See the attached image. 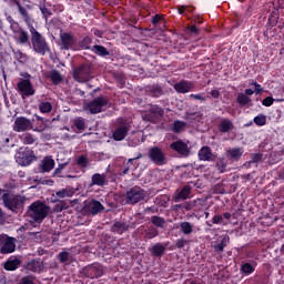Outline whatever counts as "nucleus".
<instances>
[{"label": "nucleus", "mask_w": 284, "mask_h": 284, "mask_svg": "<svg viewBox=\"0 0 284 284\" xmlns=\"http://www.w3.org/2000/svg\"><path fill=\"white\" fill-rule=\"evenodd\" d=\"M87 274L90 278H99V276H103V266L100 264H93L87 267Z\"/></svg>", "instance_id": "f8f14e48"}, {"label": "nucleus", "mask_w": 284, "mask_h": 284, "mask_svg": "<svg viewBox=\"0 0 284 284\" xmlns=\"http://www.w3.org/2000/svg\"><path fill=\"white\" fill-rule=\"evenodd\" d=\"M14 3L18 7V10H19L22 19L26 21V23H31L32 18H30L28 10H26V8H23L19 1H14Z\"/></svg>", "instance_id": "4be33fe9"}, {"label": "nucleus", "mask_w": 284, "mask_h": 284, "mask_svg": "<svg viewBox=\"0 0 284 284\" xmlns=\"http://www.w3.org/2000/svg\"><path fill=\"white\" fill-rule=\"evenodd\" d=\"M190 32H192L193 34H196V32H199V29H196V27H191Z\"/></svg>", "instance_id": "0e129e2a"}, {"label": "nucleus", "mask_w": 284, "mask_h": 284, "mask_svg": "<svg viewBox=\"0 0 284 284\" xmlns=\"http://www.w3.org/2000/svg\"><path fill=\"white\" fill-rule=\"evenodd\" d=\"M193 88H194V84L187 81H181L174 85V90L180 94H186V92H191Z\"/></svg>", "instance_id": "4468645a"}, {"label": "nucleus", "mask_w": 284, "mask_h": 284, "mask_svg": "<svg viewBox=\"0 0 284 284\" xmlns=\"http://www.w3.org/2000/svg\"><path fill=\"white\" fill-rule=\"evenodd\" d=\"M73 79L79 83H85L90 79V67L84 65L73 72Z\"/></svg>", "instance_id": "9d476101"}, {"label": "nucleus", "mask_w": 284, "mask_h": 284, "mask_svg": "<svg viewBox=\"0 0 284 284\" xmlns=\"http://www.w3.org/2000/svg\"><path fill=\"white\" fill-rule=\"evenodd\" d=\"M89 207V212H91V214H99V212L103 211V204H101V202L99 201H90L88 204Z\"/></svg>", "instance_id": "aec40b11"}, {"label": "nucleus", "mask_w": 284, "mask_h": 284, "mask_svg": "<svg viewBox=\"0 0 284 284\" xmlns=\"http://www.w3.org/2000/svg\"><path fill=\"white\" fill-rule=\"evenodd\" d=\"M50 213V207L42 202H33L27 212L29 219L34 223H42Z\"/></svg>", "instance_id": "f03ea898"}, {"label": "nucleus", "mask_w": 284, "mask_h": 284, "mask_svg": "<svg viewBox=\"0 0 284 284\" xmlns=\"http://www.w3.org/2000/svg\"><path fill=\"white\" fill-rule=\"evenodd\" d=\"M74 125L78 130H85V119H83V118L75 119Z\"/></svg>", "instance_id": "4c0bfd02"}, {"label": "nucleus", "mask_w": 284, "mask_h": 284, "mask_svg": "<svg viewBox=\"0 0 284 284\" xmlns=\"http://www.w3.org/2000/svg\"><path fill=\"white\" fill-rule=\"evenodd\" d=\"M91 183L92 185H100V186L105 185V174H99V173L93 174L91 179Z\"/></svg>", "instance_id": "b1692460"}, {"label": "nucleus", "mask_w": 284, "mask_h": 284, "mask_svg": "<svg viewBox=\"0 0 284 284\" xmlns=\"http://www.w3.org/2000/svg\"><path fill=\"white\" fill-rule=\"evenodd\" d=\"M272 103H274V99L272 97H267L263 100V105H265L266 108H270Z\"/></svg>", "instance_id": "8fccbe9b"}, {"label": "nucleus", "mask_w": 284, "mask_h": 284, "mask_svg": "<svg viewBox=\"0 0 284 284\" xmlns=\"http://www.w3.org/2000/svg\"><path fill=\"white\" fill-rule=\"evenodd\" d=\"M242 272L244 274H252V272H254V266H252L250 263H245L242 265Z\"/></svg>", "instance_id": "a19ab883"}, {"label": "nucleus", "mask_w": 284, "mask_h": 284, "mask_svg": "<svg viewBox=\"0 0 284 284\" xmlns=\"http://www.w3.org/2000/svg\"><path fill=\"white\" fill-rule=\"evenodd\" d=\"M245 94H247V97H252V94H254V90H252V89H246V90H245Z\"/></svg>", "instance_id": "680f3d73"}, {"label": "nucleus", "mask_w": 284, "mask_h": 284, "mask_svg": "<svg viewBox=\"0 0 284 284\" xmlns=\"http://www.w3.org/2000/svg\"><path fill=\"white\" fill-rule=\"evenodd\" d=\"M161 21V17L160 16H155L152 20V23L156 24Z\"/></svg>", "instance_id": "13d9d810"}, {"label": "nucleus", "mask_w": 284, "mask_h": 284, "mask_svg": "<svg viewBox=\"0 0 284 284\" xmlns=\"http://www.w3.org/2000/svg\"><path fill=\"white\" fill-rule=\"evenodd\" d=\"M190 192H192V187L184 186L181 192L178 194V199H190Z\"/></svg>", "instance_id": "72a5a7b5"}, {"label": "nucleus", "mask_w": 284, "mask_h": 284, "mask_svg": "<svg viewBox=\"0 0 284 284\" xmlns=\"http://www.w3.org/2000/svg\"><path fill=\"white\" fill-rule=\"evenodd\" d=\"M36 121H38L40 125L34 128L32 120L26 116L16 118L12 126L13 132H28V130H33V132H43V130H45L43 119L41 116H36Z\"/></svg>", "instance_id": "f257e3e1"}, {"label": "nucleus", "mask_w": 284, "mask_h": 284, "mask_svg": "<svg viewBox=\"0 0 284 284\" xmlns=\"http://www.w3.org/2000/svg\"><path fill=\"white\" fill-rule=\"evenodd\" d=\"M185 10H187V7H185V6L179 7V13L180 14H183V12H185Z\"/></svg>", "instance_id": "bf43d9fd"}, {"label": "nucleus", "mask_w": 284, "mask_h": 284, "mask_svg": "<svg viewBox=\"0 0 284 284\" xmlns=\"http://www.w3.org/2000/svg\"><path fill=\"white\" fill-rule=\"evenodd\" d=\"M63 170V164L62 165H60L55 171H54V173L53 174H59L61 171Z\"/></svg>", "instance_id": "69168bd1"}, {"label": "nucleus", "mask_w": 284, "mask_h": 284, "mask_svg": "<svg viewBox=\"0 0 284 284\" xmlns=\"http://www.w3.org/2000/svg\"><path fill=\"white\" fill-rule=\"evenodd\" d=\"M106 108H109L108 99L97 98L84 105V111L90 112V114H99V112H103Z\"/></svg>", "instance_id": "20e7f679"}, {"label": "nucleus", "mask_w": 284, "mask_h": 284, "mask_svg": "<svg viewBox=\"0 0 284 284\" xmlns=\"http://www.w3.org/2000/svg\"><path fill=\"white\" fill-rule=\"evenodd\" d=\"M9 21H11V28H19V24L12 20V18H9Z\"/></svg>", "instance_id": "052dcab7"}, {"label": "nucleus", "mask_w": 284, "mask_h": 284, "mask_svg": "<svg viewBox=\"0 0 284 284\" xmlns=\"http://www.w3.org/2000/svg\"><path fill=\"white\" fill-rule=\"evenodd\" d=\"M220 132H230V130L234 129V124L230 120H223L220 125Z\"/></svg>", "instance_id": "a878e982"}, {"label": "nucleus", "mask_w": 284, "mask_h": 284, "mask_svg": "<svg viewBox=\"0 0 284 284\" xmlns=\"http://www.w3.org/2000/svg\"><path fill=\"white\" fill-rule=\"evenodd\" d=\"M213 223H214L215 225H223V223H225V222L223 221V215H215V216L213 217Z\"/></svg>", "instance_id": "49530a36"}, {"label": "nucleus", "mask_w": 284, "mask_h": 284, "mask_svg": "<svg viewBox=\"0 0 284 284\" xmlns=\"http://www.w3.org/2000/svg\"><path fill=\"white\" fill-rule=\"evenodd\" d=\"M92 52H94L95 54H99L100 57H106L108 49H105L103 45H93Z\"/></svg>", "instance_id": "2f4dec72"}, {"label": "nucleus", "mask_w": 284, "mask_h": 284, "mask_svg": "<svg viewBox=\"0 0 284 284\" xmlns=\"http://www.w3.org/2000/svg\"><path fill=\"white\" fill-rule=\"evenodd\" d=\"M128 132H130V129H128V126L118 128L113 133L114 141H123Z\"/></svg>", "instance_id": "a211bd4d"}, {"label": "nucleus", "mask_w": 284, "mask_h": 284, "mask_svg": "<svg viewBox=\"0 0 284 284\" xmlns=\"http://www.w3.org/2000/svg\"><path fill=\"white\" fill-rule=\"evenodd\" d=\"M4 143L6 144L10 143V138L4 139Z\"/></svg>", "instance_id": "774afa93"}, {"label": "nucleus", "mask_w": 284, "mask_h": 284, "mask_svg": "<svg viewBox=\"0 0 284 284\" xmlns=\"http://www.w3.org/2000/svg\"><path fill=\"white\" fill-rule=\"evenodd\" d=\"M16 32V39L19 41V43H28L30 37L28 36L27 31L23 29H18Z\"/></svg>", "instance_id": "412c9836"}, {"label": "nucleus", "mask_w": 284, "mask_h": 284, "mask_svg": "<svg viewBox=\"0 0 284 284\" xmlns=\"http://www.w3.org/2000/svg\"><path fill=\"white\" fill-rule=\"evenodd\" d=\"M226 156L230 161H239L243 156V150L241 148L231 149L227 151Z\"/></svg>", "instance_id": "6ab92c4d"}, {"label": "nucleus", "mask_w": 284, "mask_h": 284, "mask_svg": "<svg viewBox=\"0 0 284 284\" xmlns=\"http://www.w3.org/2000/svg\"><path fill=\"white\" fill-rule=\"evenodd\" d=\"M199 159L200 161H214V153H212L209 146H203L199 151Z\"/></svg>", "instance_id": "dca6fc26"}, {"label": "nucleus", "mask_w": 284, "mask_h": 284, "mask_svg": "<svg viewBox=\"0 0 284 284\" xmlns=\"http://www.w3.org/2000/svg\"><path fill=\"white\" fill-rule=\"evenodd\" d=\"M77 193V190H74L71 186H67L65 189H62L60 191H57L53 196H57V199H72L74 194Z\"/></svg>", "instance_id": "2eb2a0df"}, {"label": "nucleus", "mask_w": 284, "mask_h": 284, "mask_svg": "<svg viewBox=\"0 0 284 284\" xmlns=\"http://www.w3.org/2000/svg\"><path fill=\"white\" fill-rule=\"evenodd\" d=\"M254 92H256L258 94V92H261V85L255 83V89Z\"/></svg>", "instance_id": "e2e57ef3"}, {"label": "nucleus", "mask_w": 284, "mask_h": 284, "mask_svg": "<svg viewBox=\"0 0 284 284\" xmlns=\"http://www.w3.org/2000/svg\"><path fill=\"white\" fill-rule=\"evenodd\" d=\"M151 221L156 227H163V225H165V221L159 216H153Z\"/></svg>", "instance_id": "ea45409f"}, {"label": "nucleus", "mask_w": 284, "mask_h": 284, "mask_svg": "<svg viewBox=\"0 0 284 284\" xmlns=\"http://www.w3.org/2000/svg\"><path fill=\"white\" fill-rule=\"evenodd\" d=\"M42 170L43 172H51V170H54V161L52 158L47 156L42 160Z\"/></svg>", "instance_id": "5701e85b"}, {"label": "nucleus", "mask_w": 284, "mask_h": 284, "mask_svg": "<svg viewBox=\"0 0 284 284\" xmlns=\"http://www.w3.org/2000/svg\"><path fill=\"white\" fill-rule=\"evenodd\" d=\"M59 258L61 263H68V261L70 260V254L68 252H62L59 254Z\"/></svg>", "instance_id": "c03bdc74"}, {"label": "nucleus", "mask_w": 284, "mask_h": 284, "mask_svg": "<svg viewBox=\"0 0 284 284\" xmlns=\"http://www.w3.org/2000/svg\"><path fill=\"white\" fill-rule=\"evenodd\" d=\"M227 243H230V236L223 235L221 239V243L215 245V250H217V252H223V250L227 247Z\"/></svg>", "instance_id": "c85d7f7f"}, {"label": "nucleus", "mask_w": 284, "mask_h": 284, "mask_svg": "<svg viewBox=\"0 0 284 284\" xmlns=\"http://www.w3.org/2000/svg\"><path fill=\"white\" fill-rule=\"evenodd\" d=\"M125 230H128V225L118 222L113 225L112 231L116 232L118 234H123V232H125Z\"/></svg>", "instance_id": "473e14b6"}, {"label": "nucleus", "mask_w": 284, "mask_h": 284, "mask_svg": "<svg viewBox=\"0 0 284 284\" xmlns=\"http://www.w3.org/2000/svg\"><path fill=\"white\" fill-rule=\"evenodd\" d=\"M185 122H183V121H175L174 123H173V131L174 132H181V130H183V128H185Z\"/></svg>", "instance_id": "58836bf2"}, {"label": "nucleus", "mask_w": 284, "mask_h": 284, "mask_svg": "<svg viewBox=\"0 0 284 284\" xmlns=\"http://www.w3.org/2000/svg\"><path fill=\"white\" fill-rule=\"evenodd\" d=\"M149 158L155 163V165H165V163H168L165 153H163V150L159 149V146H154L149 150Z\"/></svg>", "instance_id": "6e6552de"}, {"label": "nucleus", "mask_w": 284, "mask_h": 284, "mask_svg": "<svg viewBox=\"0 0 284 284\" xmlns=\"http://www.w3.org/2000/svg\"><path fill=\"white\" fill-rule=\"evenodd\" d=\"M151 252L154 256H163L165 246H163V244H155L152 246Z\"/></svg>", "instance_id": "cd10ccee"}, {"label": "nucleus", "mask_w": 284, "mask_h": 284, "mask_svg": "<svg viewBox=\"0 0 284 284\" xmlns=\"http://www.w3.org/2000/svg\"><path fill=\"white\" fill-rule=\"evenodd\" d=\"M180 230L184 234H192V232L194 230V224H192L190 222H182V223H180Z\"/></svg>", "instance_id": "bb28decb"}, {"label": "nucleus", "mask_w": 284, "mask_h": 284, "mask_svg": "<svg viewBox=\"0 0 284 284\" xmlns=\"http://www.w3.org/2000/svg\"><path fill=\"white\" fill-rule=\"evenodd\" d=\"M2 201L8 210H11L14 212V210H19L23 205V200H21V196L17 195H10V194H2Z\"/></svg>", "instance_id": "39448f33"}, {"label": "nucleus", "mask_w": 284, "mask_h": 284, "mask_svg": "<svg viewBox=\"0 0 284 284\" xmlns=\"http://www.w3.org/2000/svg\"><path fill=\"white\" fill-rule=\"evenodd\" d=\"M39 110L42 114H48L49 112H52V104L50 102H41L39 104Z\"/></svg>", "instance_id": "7c9ffc66"}, {"label": "nucleus", "mask_w": 284, "mask_h": 284, "mask_svg": "<svg viewBox=\"0 0 284 284\" xmlns=\"http://www.w3.org/2000/svg\"><path fill=\"white\" fill-rule=\"evenodd\" d=\"M17 250V244L14 239L8 235H0V253L1 254H12Z\"/></svg>", "instance_id": "423d86ee"}, {"label": "nucleus", "mask_w": 284, "mask_h": 284, "mask_svg": "<svg viewBox=\"0 0 284 284\" xmlns=\"http://www.w3.org/2000/svg\"><path fill=\"white\" fill-rule=\"evenodd\" d=\"M78 165H80V168H88V158H85V155L78 158Z\"/></svg>", "instance_id": "79ce46f5"}, {"label": "nucleus", "mask_w": 284, "mask_h": 284, "mask_svg": "<svg viewBox=\"0 0 284 284\" xmlns=\"http://www.w3.org/2000/svg\"><path fill=\"white\" fill-rule=\"evenodd\" d=\"M19 267V260H10L7 263H4V270L8 272H12Z\"/></svg>", "instance_id": "c756f323"}, {"label": "nucleus", "mask_w": 284, "mask_h": 284, "mask_svg": "<svg viewBox=\"0 0 284 284\" xmlns=\"http://www.w3.org/2000/svg\"><path fill=\"white\" fill-rule=\"evenodd\" d=\"M19 139L24 143L26 145H32V143L37 142V138L30 133H24L22 135H19Z\"/></svg>", "instance_id": "393cba45"}, {"label": "nucleus", "mask_w": 284, "mask_h": 284, "mask_svg": "<svg viewBox=\"0 0 284 284\" xmlns=\"http://www.w3.org/2000/svg\"><path fill=\"white\" fill-rule=\"evenodd\" d=\"M230 216H232L230 213H224V214H223V217L226 219V220H229Z\"/></svg>", "instance_id": "338daca9"}, {"label": "nucleus", "mask_w": 284, "mask_h": 284, "mask_svg": "<svg viewBox=\"0 0 284 284\" xmlns=\"http://www.w3.org/2000/svg\"><path fill=\"white\" fill-rule=\"evenodd\" d=\"M18 92H20L22 99H26V97H34L36 91L30 80H21L18 82Z\"/></svg>", "instance_id": "1a4fd4ad"}, {"label": "nucleus", "mask_w": 284, "mask_h": 284, "mask_svg": "<svg viewBox=\"0 0 284 284\" xmlns=\"http://www.w3.org/2000/svg\"><path fill=\"white\" fill-rule=\"evenodd\" d=\"M143 199H145V191L139 187H134L126 192L125 202L134 205L139 203V201H143Z\"/></svg>", "instance_id": "0eeeda50"}, {"label": "nucleus", "mask_w": 284, "mask_h": 284, "mask_svg": "<svg viewBox=\"0 0 284 284\" xmlns=\"http://www.w3.org/2000/svg\"><path fill=\"white\" fill-rule=\"evenodd\" d=\"M211 97L213 99H219V97H221V92H219V90H213L211 91Z\"/></svg>", "instance_id": "6e6d98bb"}, {"label": "nucleus", "mask_w": 284, "mask_h": 284, "mask_svg": "<svg viewBox=\"0 0 284 284\" xmlns=\"http://www.w3.org/2000/svg\"><path fill=\"white\" fill-rule=\"evenodd\" d=\"M40 11L43 14L44 19H48L52 14L49 9L45 8V6H40Z\"/></svg>", "instance_id": "a18cd8bd"}, {"label": "nucleus", "mask_w": 284, "mask_h": 284, "mask_svg": "<svg viewBox=\"0 0 284 284\" xmlns=\"http://www.w3.org/2000/svg\"><path fill=\"white\" fill-rule=\"evenodd\" d=\"M250 101H252V99H250V97H247L245 93H240L237 95V103L240 105H247V103H250Z\"/></svg>", "instance_id": "f704fd0d"}, {"label": "nucleus", "mask_w": 284, "mask_h": 284, "mask_svg": "<svg viewBox=\"0 0 284 284\" xmlns=\"http://www.w3.org/2000/svg\"><path fill=\"white\" fill-rule=\"evenodd\" d=\"M16 57L22 61V63H24V61H28V55H26V53H21L19 51L16 52Z\"/></svg>", "instance_id": "09e8293b"}, {"label": "nucleus", "mask_w": 284, "mask_h": 284, "mask_svg": "<svg viewBox=\"0 0 284 284\" xmlns=\"http://www.w3.org/2000/svg\"><path fill=\"white\" fill-rule=\"evenodd\" d=\"M20 284H34L31 277H24L20 281Z\"/></svg>", "instance_id": "603ef678"}, {"label": "nucleus", "mask_w": 284, "mask_h": 284, "mask_svg": "<svg viewBox=\"0 0 284 284\" xmlns=\"http://www.w3.org/2000/svg\"><path fill=\"white\" fill-rule=\"evenodd\" d=\"M172 150H175L179 154H183L184 156L187 155V144L179 141V142H173L171 144Z\"/></svg>", "instance_id": "f3484780"}, {"label": "nucleus", "mask_w": 284, "mask_h": 284, "mask_svg": "<svg viewBox=\"0 0 284 284\" xmlns=\"http://www.w3.org/2000/svg\"><path fill=\"white\" fill-rule=\"evenodd\" d=\"M16 161L19 165H30L32 163V158L30 156V154L23 152L22 150H20L17 154H16Z\"/></svg>", "instance_id": "ddd939ff"}, {"label": "nucleus", "mask_w": 284, "mask_h": 284, "mask_svg": "<svg viewBox=\"0 0 284 284\" xmlns=\"http://www.w3.org/2000/svg\"><path fill=\"white\" fill-rule=\"evenodd\" d=\"M263 158L261 156V154H254L252 156V160L248 161V165H256V163H260V161L262 160Z\"/></svg>", "instance_id": "37998d69"}, {"label": "nucleus", "mask_w": 284, "mask_h": 284, "mask_svg": "<svg viewBox=\"0 0 284 284\" xmlns=\"http://www.w3.org/2000/svg\"><path fill=\"white\" fill-rule=\"evenodd\" d=\"M29 30L31 32V43L34 52L42 57L45 55V53L50 51V47L48 45L45 38H43L34 27H30Z\"/></svg>", "instance_id": "7ed1b4c3"}, {"label": "nucleus", "mask_w": 284, "mask_h": 284, "mask_svg": "<svg viewBox=\"0 0 284 284\" xmlns=\"http://www.w3.org/2000/svg\"><path fill=\"white\" fill-rule=\"evenodd\" d=\"M60 39H61V45L63 50H70V48H72V45L77 43V40L74 39V37L67 32H61Z\"/></svg>", "instance_id": "9b49d317"}, {"label": "nucleus", "mask_w": 284, "mask_h": 284, "mask_svg": "<svg viewBox=\"0 0 284 284\" xmlns=\"http://www.w3.org/2000/svg\"><path fill=\"white\" fill-rule=\"evenodd\" d=\"M185 243H186L185 240H178L176 245L179 248H181L185 246Z\"/></svg>", "instance_id": "4d7b16f0"}, {"label": "nucleus", "mask_w": 284, "mask_h": 284, "mask_svg": "<svg viewBox=\"0 0 284 284\" xmlns=\"http://www.w3.org/2000/svg\"><path fill=\"white\" fill-rule=\"evenodd\" d=\"M217 169L220 172H225V163L223 161H220L217 163Z\"/></svg>", "instance_id": "5fc2aeb1"}, {"label": "nucleus", "mask_w": 284, "mask_h": 284, "mask_svg": "<svg viewBox=\"0 0 284 284\" xmlns=\"http://www.w3.org/2000/svg\"><path fill=\"white\" fill-rule=\"evenodd\" d=\"M134 161H136V159H130L126 163V169L123 171V174H128V172L130 171V168H132V163H134Z\"/></svg>", "instance_id": "3c124183"}, {"label": "nucleus", "mask_w": 284, "mask_h": 284, "mask_svg": "<svg viewBox=\"0 0 284 284\" xmlns=\"http://www.w3.org/2000/svg\"><path fill=\"white\" fill-rule=\"evenodd\" d=\"M154 236H159V231L152 230L148 233V239H154Z\"/></svg>", "instance_id": "864d4df0"}, {"label": "nucleus", "mask_w": 284, "mask_h": 284, "mask_svg": "<svg viewBox=\"0 0 284 284\" xmlns=\"http://www.w3.org/2000/svg\"><path fill=\"white\" fill-rule=\"evenodd\" d=\"M51 81L52 83L58 85V83H61V81H63V78L61 77V73H59L58 71H52Z\"/></svg>", "instance_id": "e433bc0d"}, {"label": "nucleus", "mask_w": 284, "mask_h": 284, "mask_svg": "<svg viewBox=\"0 0 284 284\" xmlns=\"http://www.w3.org/2000/svg\"><path fill=\"white\" fill-rule=\"evenodd\" d=\"M189 97L190 99H194L195 101H205V97L203 95V93L191 94Z\"/></svg>", "instance_id": "de8ad7c7"}, {"label": "nucleus", "mask_w": 284, "mask_h": 284, "mask_svg": "<svg viewBox=\"0 0 284 284\" xmlns=\"http://www.w3.org/2000/svg\"><path fill=\"white\" fill-rule=\"evenodd\" d=\"M254 124L255 125H265V123H267V116L263 115V114H258L254 118Z\"/></svg>", "instance_id": "c9c22d12"}]
</instances>
